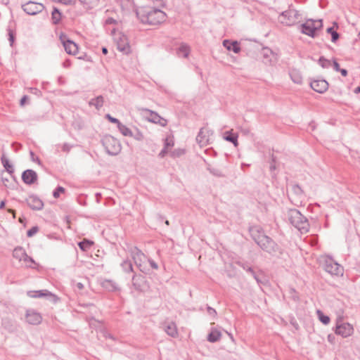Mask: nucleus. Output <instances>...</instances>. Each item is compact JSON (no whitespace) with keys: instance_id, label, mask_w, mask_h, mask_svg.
<instances>
[{"instance_id":"obj_1","label":"nucleus","mask_w":360,"mask_h":360,"mask_svg":"<svg viewBox=\"0 0 360 360\" xmlns=\"http://www.w3.org/2000/svg\"><path fill=\"white\" fill-rule=\"evenodd\" d=\"M136 15L143 24L158 25L166 20V13L162 10L150 7L142 6L136 10Z\"/></svg>"},{"instance_id":"obj_32","label":"nucleus","mask_w":360,"mask_h":360,"mask_svg":"<svg viewBox=\"0 0 360 360\" xmlns=\"http://www.w3.org/2000/svg\"><path fill=\"white\" fill-rule=\"evenodd\" d=\"M290 77L294 83L297 84H300L302 83V77L301 73L298 70H292L290 72Z\"/></svg>"},{"instance_id":"obj_16","label":"nucleus","mask_w":360,"mask_h":360,"mask_svg":"<svg viewBox=\"0 0 360 360\" xmlns=\"http://www.w3.org/2000/svg\"><path fill=\"white\" fill-rule=\"evenodd\" d=\"M21 178L25 184L32 185L37 181L38 175L33 169H27L22 172Z\"/></svg>"},{"instance_id":"obj_48","label":"nucleus","mask_w":360,"mask_h":360,"mask_svg":"<svg viewBox=\"0 0 360 360\" xmlns=\"http://www.w3.org/2000/svg\"><path fill=\"white\" fill-rule=\"evenodd\" d=\"M39 231V227L37 226H32L27 231V237H32Z\"/></svg>"},{"instance_id":"obj_63","label":"nucleus","mask_w":360,"mask_h":360,"mask_svg":"<svg viewBox=\"0 0 360 360\" xmlns=\"http://www.w3.org/2000/svg\"><path fill=\"white\" fill-rule=\"evenodd\" d=\"M167 153V148H163L161 151L160 152L158 156L160 158H164L165 155Z\"/></svg>"},{"instance_id":"obj_39","label":"nucleus","mask_w":360,"mask_h":360,"mask_svg":"<svg viewBox=\"0 0 360 360\" xmlns=\"http://www.w3.org/2000/svg\"><path fill=\"white\" fill-rule=\"evenodd\" d=\"M236 264L248 274H253L254 269L247 262L238 261Z\"/></svg>"},{"instance_id":"obj_57","label":"nucleus","mask_w":360,"mask_h":360,"mask_svg":"<svg viewBox=\"0 0 360 360\" xmlns=\"http://www.w3.org/2000/svg\"><path fill=\"white\" fill-rule=\"evenodd\" d=\"M160 120L158 122H155V124H160L162 127H165L167 125V120L164 119L161 116H160Z\"/></svg>"},{"instance_id":"obj_56","label":"nucleus","mask_w":360,"mask_h":360,"mask_svg":"<svg viewBox=\"0 0 360 360\" xmlns=\"http://www.w3.org/2000/svg\"><path fill=\"white\" fill-rule=\"evenodd\" d=\"M333 69L336 72H338L339 70H340V65H339V63L337 62V60L335 59H334L333 60Z\"/></svg>"},{"instance_id":"obj_45","label":"nucleus","mask_w":360,"mask_h":360,"mask_svg":"<svg viewBox=\"0 0 360 360\" xmlns=\"http://www.w3.org/2000/svg\"><path fill=\"white\" fill-rule=\"evenodd\" d=\"M22 261H24L27 264V266L30 268H33L32 264H35L34 260L32 257L27 255L26 253V256L23 258Z\"/></svg>"},{"instance_id":"obj_50","label":"nucleus","mask_w":360,"mask_h":360,"mask_svg":"<svg viewBox=\"0 0 360 360\" xmlns=\"http://www.w3.org/2000/svg\"><path fill=\"white\" fill-rule=\"evenodd\" d=\"M105 118L112 123L117 124L118 126L119 123H120V120L115 117H112L110 114L105 115Z\"/></svg>"},{"instance_id":"obj_6","label":"nucleus","mask_w":360,"mask_h":360,"mask_svg":"<svg viewBox=\"0 0 360 360\" xmlns=\"http://www.w3.org/2000/svg\"><path fill=\"white\" fill-rule=\"evenodd\" d=\"M323 269L332 276H342L343 268L331 257H326L322 262Z\"/></svg>"},{"instance_id":"obj_28","label":"nucleus","mask_w":360,"mask_h":360,"mask_svg":"<svg viewBox=\"0 0 360 360\" xmlns=\"http://www.w3.org/2000/svg\"><path fill=\"white\" fill-rule=\"evenodd\" d=\"M1 163L6 170V172L10 174L13 175L14 174V168L12 164L10 163L9 160L5 156V155H2L1 158Z\"/></svg>"},{"instance_id":"obj_21","label":"nucleus","mask_w":360,"mask_h":360,"mask_svg":"<svg viewBox=\"0 0 360 360\" xmlns=\"http://www.w3.org/2000/svg\"><path fill=\"white\" fill-rule=\"evenodd\" d=\"M223 46L229 51H232L235 53H238L240 51V44L237 41H231L225 39L223 41Z\"/></svg>"},{"instance_id":"obj_25","label":"nucleus","mask_w":360,"mask_h":360,"mask_svg":"<svg viewBox=\"0 0 360 360\" xmlns=\"http://www.w3.org/2000/svg\"><path fill=\"white\" fill-rule=\"evenodd\" d=\"M103 103H104V98L101 95L98 96L94 98H91L89 101V105L90 106H94L96 108V109L98 110H100L103 107Z\"/></svg>"},{"instance_id":"obj_15","label":"nucleus","mask_w":360,"mask_h":360,"mask_svg":"<svg viewBox=\"0 0 360 360\" xmlns=\"http://www.w3.org/2000/svg\"><path fill=\"white\" fill-rule=\"evenodd\" d=\"M290 186L291 188V193L293 195V200L297 202H302L305 198L302 188L295 182H291Z\"/></svg>"},{"instance_id":"obj_62","label":"nucleus","mask_w":360,"mask_h":360,"mask_svg":"<svg viewBox=\"0 0 360 360\" xmlns=\"http://www.w3.org/2000/svg\"><path fill=\"white\" fill-rule=\"evenodd\" d=\"M328 341L329 342H330L331 344H334L335 343V337L333 334H329L328 335Z\"/></svg>"},{"instance_id":"obj_14","label":"nucleus","mask_w":360,"mask_h":360,"mask_svg":"<svg viewBox=\"0 0 360 360\" xmlns=\"http://www.w3.org/2000/svg\"><path fill=\"white\" fill-rule=\"evenodd\" d=\"M25 202L32 210H41L44 207L43 201L36 195H30L26 198Z\"/></svg>"},{"instance_id":"obj_58","label":"nucleus","mask_w":360,"mask_h":360,"mask_svg":"<svg viewBox=\"0 0 360 360\" xmlns=\"http://www.w3.org/2000/svg\"><path fill=\"white\" fill-rule=\"evenodd\" d=\"M11 146L15 149V151H18L22 148V144L17 142H13Z\"/></svg>"},{"instance_id":"obj_26","label":"nucleus","mask_w":360,"mask_h":360,"mask_svg":"<svg viewBox=\"0 0 360 360\" xmlns=\"http://www.w3.org/2000/svg\"><path fill=\"white\" fill-rule=\"evenodd\" d=\"M126 39H120L119 41H117V49L122 52L124 54H128L130 53V46L128 42L126 41Z\"/></svg>"},{"instance_id":"obj_34","label":"nucleus","mask_w":360,"mask_h":360,"mask_svg":"<svg viewBox=\"0 0 360 360\" xmlns=\"http://www.w3.org/2000/svg\"><path fill=\"white\" fill-rule=\"evenodd\" d=\"M224 139L227 141L232 143L234 145V146H237L238 144V135L231 131H226L225 133Z\"/></svg>"},{"instance_id":"obj_31","label":"nucleus","mask_w":360,"mask_h":360,"mask_svg":"<svg viewBox=\"0 0 360 360\" xmlns=\"http://www.w3.org/2000/svg\"><path fill=\"white\" fill-rule=\"evenodd\" d=\"M13 256L19 261H22L26 256V252L23 248L18 246L13 250Z\"/></svg>"},{"instance_id":"obj_29","label":"nucleus","mask_w":360,"mask_h":360,"mask_svg":"<svg viewBox=\"0 0 360 360\" xmlns=\"http://www.w3.org/2000/svg\"><path fill=\"white\" fill-rule=\"evenodd\" d=\"M207 169L212 174L213 176L217 177H225L226 175L223 170L218 167H212L211 165L207 164Z\"/></svg>"},{"instance_id":"obj_23","label":"nucleus","mask_w":360,"mask_h":360,"mask_svg":"<svg viewBox=\"0 0 360 360\" xmlns=\"http://www.w3.org/2000/svg\"><path fill=\"white\" fill-rule=\"evenodd\" d=\"M191 52L190 46L185 44L181 43L179 47L176 49V54L179 56H183L184 58H188Z\"/></svg>"},{"instance_id":"obj_42","label":"nucleus","mask_w":360,"mask_h":360,"mask_svg":"<svg viewBox=\"0 0 360 360\" xmlns=\"http://www.w3.org/2000/svg\"><path fill=\"white\" fill-rule=\"evenodd\" d=\"M99 0H80V2L87 8H92L98 5Z\"/></svg>"},{"instance_id":"obj_35","label":"nucleus","mask_w":360,"mask_h":360,"mask_svg":"<svg viewBox=\"0 0 360 360\" xmlns=\"http://www.w3.org/2000/svg\"><path fill=\"white\" fill-rule=\"evenodd\" d=\"M93 245L94 242L89 239H84L78 243V246L82 251H87Z\"/></svg>"},{"instance_id":"obj_20","label":"nucleus","mask_w":360,"mask_h":360,"mask_svg":"<svg viewBox=\"0 0 360 360\" xmlns=\"http://www.w3.org/2000/svg\"><path fill=\"white\" fill-rule=\"evenodd\" d=\"M101 286L108 291L116 292L120 291V288L117 283L113 280L105 279L101 282Z\"/></svg>"},{"instance_id":"obj_10","label":"nucleus","mask_w":360,"mask_h":360,"mask_svg":"<svg viewBox=\"0 0 360 360\" xmlns=\"http://www.w3.org/2000/svg\"><path fill=\"white\" fill-rule=\"evenodd\" d=\"M42 4L30 1L22 5V10L30 15H35L44 9Z\"/></svg>"},{"instance_id":"obj_9","label":"nucleus","mask_w":360,"mask_h":360,"mask_svg":"<svg viewBox=\"0 0 360 360\" xmlns=\"http://www.w3.org/2000/svg\"><path fill=\"white\" fill-rule=\"evenodd\" d=\"M297 12L295 10H288L281 13L279 15V22L285 25L291 26L297 20Z\"/></svg>"},{"instance_id":"obj_30","label":"nucleus","mask_w":360,"mask_h":360,"mask_svg":"<svg viewBox=\"0 0 360 360\" xmlns=\"http://www.w3.org/2000/svg\"><path fill=\"white\" fill-rule=\"evenodd\" d=\"M143 110L145 111L147 114H148L147 119L149 122L155 123L158 122L160 120V115H159L156 112H154L147 108H144L143 109Z\"/></svg>"},{"instance_id":"obj_19","label":"nucleus","mask_w":360,"mask_h":360,"mask_svg":"<svg viewBox=\"0 0 360 360\" xmlns=\"http://www.w3.org/2000/svg\"><path fill=\"white\" fill-rule=\"evenodd\" d=\"M210 134H212V132L207 129L201 128L196 137V141L201 145L207 144L209 141Z\"/></svg>"},{"instance_id":"obj_37","label":"nucleus","mask_w":360,"mask_h":360,"mask_svg":"<svg viewBox=\"0 0 360 360\" xmlns=\"http://www.w3.org/2000/svg\"><path fill=\"white\" fill-rule=\"evenodd\" d=\"M7 32H8V41L10 42V45L11 46H13V45L15 42V31L11 27V22L9 23V25L7 27Z\"/></svg>"},{"instance_id":"obj_17","label":"nucleus","mask_w":360,"mask_h":360,"mask_svg":"<svg viewBox=\"0 0 360 360\" xmlns=\"http://www.w3.org/2000/svg\"><path fill=\"white\" fill-rule=\"evenodd\" d=\"M25 319L26 321L32 325H38L42 321L41 314L31 309L26 311Z\"/></svg>"},{"instance_id":"obj_33","label":"nucleus","mask_w":360,"mask_h":360,"mask_svg":"<svg viewBox=\"0 0 360 360\" xmlns=\"http://www.w3.org/2000/svg\"><path fill=\"white\" fill-rule=\"evenodd\" d=\"M61 17H62V13L59 11V9L57 8L56 7H53V11L51 12L52 23L53 25H58L61 20Z\"/></svg>"},{"instance_id":"obj_46","label":"nucleus","mask_w":360,"mask_h":360,"mask_svg":"<svg viewBox=\"0 0 360 360\" xmlns=\"http://www.w3.org/2000/svg\"><path fill=\"white\" fill-rule=\"evenodd\" d=\"M184 153H185V150L184 149L178 148V149L174 150L171 153V156L172 158H177V157L181 156Z\"/></svg>"},{"instance_id":"obj_64","label":"nucleus","mask_w":360,"mask_h":360,"mask_svg":"<svg viewBox=\"0 0 360 360\" xmlns=\"http://www.w3.org/2000/svg\"><path fill=\"white\" fill-rule=\"evenodd\" d=\"M28 98L29 97L26 95L23 96L20 101V105H24L26 101H27Z\"/></svg>"},{"instance_id":"obj_53","label":"nucleus","mask_w":360,"mask_h":360,"mask_svg":"<svg viewBox=\"0 0 360 360\" xmlns=\"http://www.w3.org/2000/svg\"><path fill=\"white\" fill-rule=\"evenodd\" d=\"M72 148V146L68 143H65L62 146V150H63V151H64L65 153H69Z\"/></svg>"},{"instance_id":"obj_47","label":"nucleus","mask_w":360,"mask_h":360,"mask_svg":"<svg viewBox=\"0 0 360 360\" xmlns=\"http://www.w3.org/2000/svg\"><path fill=\"white\" fill-rule=\"evenodd\" d=\"M131 137H133L134 139L137 141H142L143 139V134L138 129H136L135 133L132 131Z\"/></svg>"},{"instance_id":"obj_8","label":"nucleus","mask_w":360,"mask_h":360,"mask_svg":"<svg viewBox=\"0 0 360 360\" xmlns=\"http://www.w3.org/2000/svg\"><path fill=\"white\" fill-rule=\"evenodd\" d=\"M341 319L337 320L335 328L334 330L336 335H340L342 338H347L351 336L354 333V328L352 325L349 323H340Z\"/></svg>"},{"instance_id":"obj_52","label":"nucleus","mask_w":360,"mask_h":360,"mask_svg":"<svg viewBox=\"0 0 360 360\" xmlns=\"http://www.w3.org/2000/svg\"><path fill=\"white\" fill-rule=\"evenodd\" d=\"M207 312L209 315L212 316L214 317H215L217 316L216 310L210 306L207 307Z\"/></svg>"},{"instance_id":"obj_49","label":"nucleus","mask_w":360,"mask_h":360,"mask_svg":"<svg viewBox=\"0 0 360 360\" xmlns=\"http://www.w3.org/2000/svg\"><path fill=\"white\" fill-rule=\"evenodd\" d=\"M260 274L261 273L258 274L255 271H253V274H250V275L255 279L258 284L263 283V281H262L260 277Z\"/></svg>"},{"instance_id":"obj_22","label":"nucleus","mask_w":360,"mask_h":360,"mask_svg":"<svg viewBox=\"0 0 360 360\" xmlns=\"http://www.w3.org/2000/svg\"><path fill=\"white\" fill-rule=\"evenodd\" d=\"M221 337V333L216 328H212L210 332L207 335V340L208 342L214 343L218 342Z\"/></svg>"},{"instance_id":"obj_51","label":"nucleus","mask_w":360,"mask_h":360,"mask_svg":"<svg viewBox=\"0 0 360 360\" xmlns=\"http://www.w3.org/2000/svg\"><path fill=\"white\" fill-rule=\"evenodd\" d=\"M165 142H164V148H166L168 149L169 147H172L174 145V141L172 139H169L168 137H167L165 140Z\"/></svg>"},{"instance_id":"obj_40","label":"nucleus","mask_w":360,"mask_h":360,"mask_svg":"<svg viewBox=\"0 0 360 360\" xmlns=\"http://www.w3.org/2000/svg\"><path fill=\"white\" fill-rule=\"evenodd\" d=\"M121 266L126 273L132 272L134 271L133 265L130 260L127 259L123 261L121 264Z\"/></svg>"},{"instance_id":"obj_24","label":"nucleus","mask_w":360,"mask_h":360,"mask_svg":"<svg viewBox=\"0 0 360 360\" xmlns=\"http://www.w3.org/2000/svg\"><path fill=\"white\" fill-rule=\"evenodd\" d=\"M335 27L338 28V24L336 22H333V26L329 27L326 30V32L331 35V41L333 43H335L340 38V34L335 30Z\"/></svg>"},{"instance_id":"obj_41","label":"nucleus","mask_w":360,"mask_h":360,"mask_svg":"<svg viewBox=\"0 0 360 360\" xmlns=\"http://www.w3.org/2000/svg\"><path fill=\"white\" fill-rule=\"evenodd\" d=\"M317 314L319 321L324 325H327L330 323V319L328 316L325 315L321 310H317Z\"/></svg>"},{"instance_id":"obj_2","label":"nucleus","mask_w":360,"mask_h":360,"mask_svg":"<svg viewBox=\"0 0 360 360\" xmlns=\"http://www.w3.org/2000/svg\"><path fill=\"white\" fill-rule=\"evenodd\" d=\"M249 232L254 241L265 252L274 254L278 250V246L274 240L264 233L259 226H251Z\"/></svg>"},{"instance_id":"obj_36","label":"nucleus","mask_w":360,"mask_h":360,"mask_svg":"<svg viewBox=\"0 0 360 360\" xmlns=\"http://www.w3.org/2000/svg\"><path fill=\"white\" fill-rule=\"evenodd\" d=\"M165 330L169 336L172 338L176 337L178 334L176 325L174 323L168 324L166 326Z\"/></svg>"},{"instance_id":"obj_54","label":"nucleus","mask_w":360,"mask_h":360,"mask_svg":"<svg viewBox=\"0 0 360 360\" xmlns=\"http://www.w3.org/2000/svg\"><path fill=\"white\" fill-rule=\"evenodd\" d=\"M1 181L3 182L4 185L5 187L6 188H13L14 187L13 186H9L8 185V182L9 181L8 179L6 178V177H4L3 176H1Z\"/></svg>"},{"instance_id":"obj_12","label":"nucleus","mask_w":360,"mask_h":360,"mask_svg":"<svg viewBox=\"0 0 360 360\" xmlns=\"http://www.w3.org/2000/svg\"><path fill=\"white\" fill-rule=\"evenodd\" d=\"M27 296L32 298H41L45 297L47 300L52 301L56 303L58 298V297L49 291L48 290H30L27 292Z\"/></svg>"},{"instance_id":"obj_27","label":"nucleus","mask_w":360,"mask_h":360,"mask_svg":"<svg viewBox=\"0 0 360 360\" xmlns=\"http://www.w3.org/2000/svg\"><path fill=\"white\" fill-rule=\"evenodd\" d=\"M2 326L8 332L13 333L16 330V324L14 321L9 319H4L1 323Z\"/></svg>"},{"instance_id":"obj_43","label":"nucleus","mask_w":360,"mask_h":360,"mask_svg":"<svg viewBox=\"0 0 360 360\" xmlns=\"http://www.w3.org/2000/svg\"><path fill=\"white\" fill-rule=\"evenodd\" d=\"M318 63L323 68H328L331 65V63L329 60L326 59L324 56H321L318 60Z\"/></svg>"},{"instance_id":"obj_59","label":"nucleus","mask_w":360,"mask_h":360,"mask_svg":"<svg viewBox=\"0 0 360 360\" xmlns=\"http://www.w3.org/2000/svg\"><path fill=\"white\" fill-rule=\"evenodd\" d=\"M30 156H31V158H32V160L34 161V162H37L38 164H41V161L39 160V158L38 157H34V153L33 151H30Z\"/></svg>"},{"instance_id":"obj_4","label":"nucleus","mask_w":360,"mask_h":360,"mask_svg":"<svg viewBox=\"0 0 360 360\" xmlns=\"http://www.w3.org/2000/svg\"><path fill=\"white\" fill-rule=\"evenodd\" d=\"M101 142L109 155L115 156L121 152L122 146L120 141L110 134L104 135Z\"/></svg>"},{"instance_id":"obj_5","label":"nucleus","mask_w":360,"mask_h":360,"mask_svg":"<svg viewBox=\"0 0 360 360\" xmlns=\"http://www.w3.org/2000/svg\"><path fill=\"white\" fill-rule=\"evenodd\" d=\"M323 27V20L308 19L300 25V32L312 38L317 36V32Z\"/></svg>"},{"instance_id":"obj_61","label":"nucleus","mask_w":360,"mask_h":360,"mask_svg":"<svg viewBox=\"0 0 360 360\" xmlns=\"http://www.w3.org/2000/svg\"><path fill=\"white\" fill-rule=\"evenodd\" d=\"M276 158L274 155H272L271 158V163L270 165V170L273 171L276 169V165H275Z\"/></svg>"},{"instance_id":"obj_60","label":"nucleus","mask_w":360,"mask_h":360,"mask_svg":"<svg viewBox=\"0 0 360 360\" xmlns=\"http://www.w3.org/2000/svg\"><path fill=\"white\" fill-rule=\"evenodd\" d=\"M59 3L63 4L64 5H72L75 4L73 0H59Z\"/></svg>"},{"instance_id":"obj_11","label":"nucleus","mask_w":360,"mask_h":360,"mask_svg":"<svg viewBox=\"0 0 360 360\" xmlns=\"http://www.w3.org/2000/svg\"><path fill=\"white\" fill-rule=\"evenodd\" d=\"M60 39L64 46L65 52L68 54L75 56L78 53V45L72 40L70 39L65 34H61Z\"/></svg>"},{"instance_id":"obj_3","label":"nucleus","mask_w":360,"mask_h":360,"mask_svg":"<svg viewBox=\"0 0 360 360\" xmlns=\"http://www.w3.org/2000/svg\"><path fill=\"white\" fill-rule=\"evenodd\" d=\"M288 215L290 223L301 233H306L309 231V224L308 219L298 210H289Z\"/></svg>"},{"instance_id":"obj_13","label":"nucleus","mask_w":360,"mask_h":360,"mask_svg":"<svg viewBox=\"0 0 360 360\" xmlns=\"http://www.w3.org/2000/svg\"><path fill=\"white\" fill-rule=\"evenodd\" d=\"M130 254L135 264L137 266L139 270L143 273H146L145 268L143 267L141 264L143 258L145 257V255L142 252V251L137 247H132L130 249Z\"/></svg>"},{"instance_id":"obj_38","label":"nucleus","mask_w":360,"mask_h":360,"mask_svg":"<svg viewBox=\"0 0 360 360\" xmlns=\"http://www.w3.org/2000/svg\"><path fill=\"white\" fill-rule=\"evenodd\" d=\"M117 128L120 133L125 136H132V131L128 128L126 125L119 123Z\"/></svg>"},{"instance_id":"obj_7","label":"nucleus","mask_w":360,"mask_h":360,"mask_svg":"<svg viewBox=\"0 0 360 360\" xmlns=\"http://www.w3.org/2000/svg\"><path fill=\"white\" fill-rule=\"evenodd\" d=\"M133 288L139 292H146L150 288V285L146 277L142 274H135L131 278Z\"/></svg>"},{"instance_id":"obj_18","label":"nucleus","mask_w":360,"mask_h":360,"mask_svg":"<svg viewBox=\"0 0 360 360\" xmlns=\"http://www.w3.org/2000/svg\"><path fill=\"white\" fill-rule=\"evenodd\" d=\"M310 86L314 91L323 94L328 90L329 84L325 79H314L310 82Z\"/></svg>"},{"instance_id":"obj_55","label":"nucleus","mask_w":360,"mask_h":360,"mask_svg":"<svg viewBox=\"0 0 360 360\" xmlns=\"http://www.w3.org/2000/svg\"><path fill=\"white\" fill-rule=\"evenodd\" d=\"M148 261L150 265V266L154 269H158V264L152 259L149 258L148 259Z\"/></svg>"},{"instance_id":"obj_44","label":"nucleus","mask_w":360,"mask_h":360,"mask_svg":"<svg viewBox=\"0 0 360 360\" xmlns=\"http://www.w3.org/2000/svg\"><path fill=\"white\" fill-rule=\"evenodd\" d=\"M65 192V188L60 186H58L56 188L53 192V196L55 198H58L60 197V193Z\"/></svg>"}]
</instances>
